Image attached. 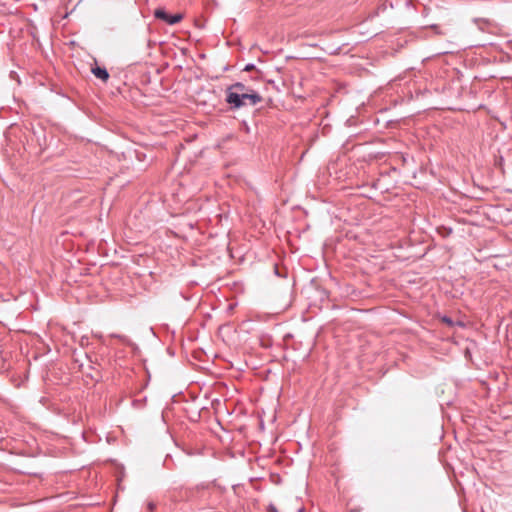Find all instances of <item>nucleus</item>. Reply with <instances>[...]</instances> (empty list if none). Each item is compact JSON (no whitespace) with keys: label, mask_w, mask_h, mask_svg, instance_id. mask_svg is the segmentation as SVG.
<instances>
[{"label":"nucleus","mask_w":512,"mask_h":512,"mask_svg":"<svg viewBox=\"0 0 512 512\" xmlns=\"http://www.w3.org/2000/svg\"><path fill=\"white\" fill-rule=\"evenodd\" d=\"M249 92H255L254 90L246 87L242 83H235L227 88V94L233 93V94H248Z\"/></svg>","instance_id":"3"},{"label":"nucleus","mask_w":512,"mask_h":512,"mask_svg":"<svg viewBox=\"0 0 512 512\" xmlns=\"http://www.w3.org/2000/svg\"><path fill=\"white\" fill-rule=\"evenodd\" d=\"M261 96L256 92H249L248 94H233L226 95V101L233 105L235 108H240L245 105H256L261 102Z\"/></svg>","instance_id":"1"},{"label":"nucleus","mask_w":512,"mask_h":512,"mask_svg":"<svg viewBox=\"0 0 512 512\" xmlns=\"http://www.w3.org/2000/svg\"><path fill=\"white\" fill-rule=\"evenodd\" d=\"M91 71L95 75V77L101 79L104 82H106L109 78V73L107 72V70L105 68L96 66V67H93Z\"/></svg>","instance_id":"4"},{"label":"nucleus","mask_w":512,"mask_h":512,"mask_svg":"<svg viewBox=\"0 0 512 512\" xmlns=\"http://www.w3.org/2000/svg\"><path fill=\"white\" fill-rule=\"evenodd\" d=\"M154 508H155V505H154L153 503H149V504H148V509H149L150 511H153V510H154Z\"/></svg>","instance_id":"7"},{"label":"nucleus","mask_w":512,"mask_h":512,"mask_svg":"<svg viewBox=\"0 0 512 512\" xmlns=\"http://www.w3.org/2000/svg\"><path fill=\"white\" fill-rule=\"evenodd\" d=\"M154 16L157 19H160L169 25H174L183 19V14L178 13L173 16H170L163 8H157L154 11Z\"/></svg>","instance_id":"2"},{"label":"nucleus","mask_w":512,"mask_h":512,"mask_svg":"<svg viewBox=\"0 0 512 512\" xmlns=\"http://www.w3.org/2000/svg\"><path fill=\"white\" fill-rule=\"evenodd\" d=\"M252 69H254V65H252V64L247 65L245 68V70H247V71H250Z\"/></svg>","instance_id":"6"},{"label":"nucleus","mask_w":512,"mask_h":512,"mask_svg":"<svg viewBox=\"0 0 512 512\" xmlns=\"http://www.w3.org/2000/svg\"><path fill=\"white\" fill-rule=\"evenodd\" d=\"M441 320L443 323L447 324L448 326L453 325V321L449 317H443Z\"/></svg>","instance_id":"5"}]
</instances>
